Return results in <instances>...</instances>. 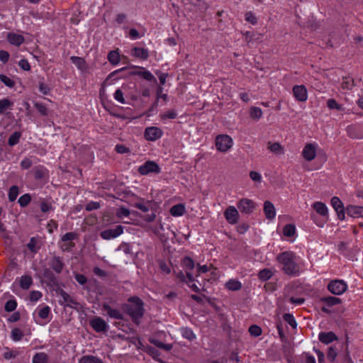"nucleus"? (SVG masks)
<instances>
[{"instance_id":"de8ad7c7","label":"nucleus","mask_w":363,"mask_h":363,"mask_svg":"<svg viewBox=\"0 0 363 363\" xmlns=\"http://www.w3.org/2000/svg\"><path fill=\"white\" fill-rule=\"evenodd\" d=\"M331 205L335 211H338L339 210L344 208L342 202L337 196H333L331 199Z\"/></svg>"},{"instance_id":"c756f323","label":"nucleus","mask_w":363,"mask_h":363,"mask_svg":"<svg viewBox=\"0 0 363 363\" xmlns=\"http://www.w3.org/2000/svg\"><path fill=\"white\" fill-rule=\"evenodd\" d=\"M13 103L9 99H0V115L4 114L6 111L12 109Z\"/></svg>"},{"instance_id":"9d476101","label":"nucleus","mask_w":363,"mask_h":363,"mask_svg":"<svg viewBox=\"0 0 363 363\" xmlns=\"http://www.w3.org/2000/svg\"><path fill=\"white\" fill-rule=\"evenodd\" d=\"M123 233V227L117 225L114 229H107L100 233V236L104 240H111L117 238Z\"/></svg>"},{"instance_id":"680f3d73","label":"nucleus","mask_w":363,"mask_h":363,"mask_svg":"<svg viewBox=\"0 0 363 363\" xmlns=\"http://www.w3.org/2000/svg\"><path fill=\"white\" fill-rule=\"evenodd\" d=\"M209 271V267L207 265L201 266L199 264H197V267L196 268V272L194 275L196 277H199L201 273H206Z\"/></svg>"},{"instance_id":"423d86ee","label":"nucleus","mask_w":363,"mask_h":363,"mask_svg":"<svg viewBox=\"0 0 363 363\" xmlns=\"http://www.w3.org/2000/svg\"><path fill=\"white\" fill-rule=\"evenodd\" d=\"M138 172L140 175H147L150 173L159 174L161 169L155 162L148 160L138 167Z\"/></svg>"},{"instance_id":"dca6fc26","label":"nucleus","mask_w":363,"mask_h":363,"mask_svg":"<svg viewBox=\"0 0 363 363\" xmlns=\"http://www.w3.org/2000/svg\"><path fill=\"white\" fill-rule=\"evenodd\" d=\"M130 54L133 57L141 60H146L149 57V51L144 48L133 47L131 49Z\"/></svg>"},{"instance_id":"20e7f679","label":"nucleus","mask_w":363,"mask_h":363,"mask_svg":"<svg viewBox=\"0 0 363 363\" xmlns=\"http://www.w3.org/2000/svg\"><path fill=\"white\" fill-rule=\"evenodd\" d=\"M77 238V234L74 232H69L62 236L60 242V247L63 252H69L74 247V240Z\"/></svg>"},{"instance_id":"774afa93","label":"nucleus","mask_w":363,"mask_h":363,"mask_svg":"<svg viewBox=\"0 0 363 363\" xmlns=\"http://www.w3.org/2000/svg\"><path fill=\"white\" fill-rule=\"evenodd\" d=\"M35 107L41 115L46 116L48 114L47 107L44 104L36 103L35 104Z\"/></svg>"},{"instance_id":"473e14b6","label":"nucleus","mask_w":363,"mask_h":363,"mask_svg":"<svg viewBox=\"0 0 363 363\" xmlns=\"http://www.w3.org/2000/svg\"><path fill=\"white\" fill-rule=\"evenodd\" d=\"M17 306L18 303L16 299L13 296H11V298L6 302L4 305V310L9 313L13 312L17 308Z\"/></svg>"},{"instance_id":"6e6d98bb","label":"nucleus","mask_w":363,"mask_h":363,"mask_svg":"<svg viewBox=\"0 0 363 363\" xmlns=\"http://www.w3.org/2000/svg\"><path fill=\"white\" fill-rule=\"evenodd\" d=\"M284 320L287 322L292 328L296 327V320L291 313H285L283 315Z\"/></svg>"},{"instance_id":"338daca9","label":"nucleus","mask_w":363,"mask_h":363,"mask_svg":"<svg viewBox=\"0 0 363 363\" xmlns=\"http://www.w3.org/2000/svg\"><path fill=\"white\" fill-rule=\"evenodd\" d=\"M33 164L32 160L28 157H25L21 162V167L23 169H29Z\"/></svg>"},{"instance_id":"4d7b16f0","label":"nucleus","mask_w":363,"mask_h":363,"mask_svg":"<svg viewBox=\"0 0 363 363\" xmlns=\"http://www.w3.org/2000/svg\"><path fill=\"white\" fill-rule=\"evenodd\" d=\"M172 216H182V203H178L170 208L169 211Z\"/></svg>"},{"instance_id":"4468645a","label":"nucleus","mask_w":363,"mask_h":363,"mask_svg":"<svg viewBox=\"0 0 363 363\" xmlns=\"http://www.w3.org/2000/svg\"><path fill=\"white\" fill-rule=\"evenodd\" d=\"M186 279L183 274V282L185 281L189 288H191L194 291L199 293L200 291V286H201V284H199V286H198L195 283V281L199 283V281L196 279V277H195L194 273L191 272H187V277H186Z\"/></svg>"},{"instance_id":"b1692460","label":"nucleus","mask_w":363,"mask_h":363,"mask_svg":"<svg viewBox=\"0 0 363 363\" xmlns=\"http://www.w3.org/2000/svg\"><path fill=\"white\" fill-rule=\"evenodd\" d=\"M70 60L80 71H86L88 66L84 58L77 56H72L70 57Z\"/></svg>"},{"instance_id":"0eeeda50","label":"nucleus","mask_w":363,"mask_h":363,"mask_svg":"<svg viewBox=\"0 0 363 363\" xmlns=\"http://www.w3.org/2000/svg\"><path fill=\"white\" fill-rule=\"evenodd\" d=\"M347 286L342 280L335 279L331 281L328 285V291L335 295H341L347 290Z\"/></svg>"},{"instance_id":"72a5a7b5","label":"nucleus","mask_w":363,"mask_h":363,"mask_svg":"<svg viewBox=\"0 0 363 363\" xmlns=\"http://www.w3.org/2000/svg\"><path fill=\"white\" fill-rule=\"evenodd\" d=\"M79 363H104L103 361L93 355H84L79 359Z\"/></svg>"},{"instance_id":"c85d7f7f","label":"nucleus","mask_w":363,"mask_h":363,"mask_svg":"<svg viewBox=\"0 0 363 363\" xmlns=\"http://www.w3.org/2000/svg\"><path fill=\"white\" fill-rule=\"evenodd\" d=\"M313 209L320 216H328V208L326 205L320 201H316L313 204Z\"/></svg>"},{"instance_id":"052dcab7","label":"nucleus","mask_w":363,"mask_h":363,"mask_svg":"<svg viewBox=\"0 0 363 363\" xmlns=\"http://www.w3.org/2000/svg\"><path fill=\"white\" fill-rule=\"evenodd\" d=\"M130 213V211L128 208L123 207L118 208L116 211V216L119 218H122L123 217H128Z\"/></svg>"},{"instance_id":"58836bf2","label":"nucleus","mask_w":363,"mask_h":363,"mask_svg":"<svg viewBox=\"0 0 363 363\" xmlns=\"http://www.w3.org/2000/svg\"><path fill=\"white\" fill-rule=\"evenodd\" d=\"M296 233V227L293 224H287L283 228V235L287 238H291Z\"/></svg>"},{"instance_id":"aec40b11","label":"nucleus","mask_w":363,"mask_h":363,"mask_svg":"<svg viewBox=\"0 0 363 363\" xmlns=\"http://www.w3.org/2000/svg\"><path fill=\"white\" fill-rule=\"evenodd\" d=\"M346 213L353 218L363 217V206L350 205L346 208Z\"/></svg>"},{"instance_id":"603ef678","label":"nucleus","mask_w":363,"mask_h":363,"mask_svg":"<svg viewBox=\"0 0 363 363\" xmlns=\"http://www.w3.org/2000/svg\"><path fill=\"white\" fill-rule=\"evenodd\" d=\"M62 297L64 301L67 303V306H72V305H76L77 303L70 295L65 291L62 293Z\"/></svg>"},{"instance_id":"bf43d9fd","label":"nucleus","mask_w":363,"mask_h":363,"mask_svg":"<svg viewBox=\"0 0 363 363\" xmlns=\"http://www.w3.org/2000/svg\"><path fill=\"white\" fill-rule=\"evenodd\" d=\"M113 96L117 101L123 104H125V98L123 97V93L120 89L116 90Z\"/></svg>"},{"instance_id":"a18cd8bd","label":"nucleus","mask_w":363,"mask_h":363,"mask_svg":"<svg viewBox=\"0 0 363 363\" xmlns=\"http://www.w3.org/2000/svg\"><path fill=\"white\" fill-rule=\"evenodd\" d=\"M30 201L31 196L30 194H25L22 195L20 196L18 201L19 205L23 208L26 207L30 203Z\"/></svg>"},{"instance_id":"f704fd0d","label":"nucleus","mask_w":363,"mask_h":363,"mask_svg":"<svg viewBox=\"0 0 363 363\" xmlns=\"http://www.w3.org/2000/svg\"><path fill=\"white\" fill-rule=\"evenodd\" d=\"M343 89L351 90L354 86V81L350 76L343 77L341 85Z\"/></svg>"},{"instance_id":"69168bd1","label":"nucleus","mask_w":363,"mask_h":363,"mask_svg":"<svg viewBox=\"0 0 363 363\" xmlns=\"http://www.w3.org/2000/svg\"><path fill=\"white\" fill-rule=\"evenodd\" d=\"M21 318V313L18 311H13V313L7 318L9 323H16Z\"/></svg>"},{"instance_id":"ddd939ff","label":"nucleus","mask_w":363,"mask_h":363,"mask_svg":"<svg viewBox=\"0 0 363 363\" xmlns=\"http://www.w3.org/2000/svg\"><path fill=\"white\" fill-rule=\"evenodd\" d=\"M226 220L230 224H235L239 219V213L234 206H228L224 212Z\"/></svg>"},{"instance_id":"8fccbe9b","label":"nucleus","mask_w":363,"mask_h":363,"mask_svg":"<svg viewBox=\"0 0 363 363\" xmlns=\"http://www.w3.org/2000/svg\"><path fill=\"white\" fill-rule=\"evenodd\" d=\"M145 35V30L140 33L136 29L131 28L128 32V37L131 40L139 39Z\"/></svg>"},{"instance_id":"0e129e2a","label":"nucleus","mask_w":363,"mask_h":363,"mask_svg":"<svg viewBox=\"0 0 363 363\" xmlns=\"http://www.w3.org/2000/svg\"><path fill=\"white\" fill-rule=\"evenodd\" d=\"M183 337L191 341L192 340L196 338L195 335L193 331L189 328H185L183 330Z\"/></svg>"},{"instance_id":"f03ea898","label":"nucleus","mask_w":363,"mask_h":363,"mask_svg":"<svg viewBox=\"0 0 363 363\" xmlns=\"http://www.w3.org/2000/svg\"><path fill=\"white\" fill-rule=\"evenodd\" d=\"M278 262L282 264V271L284 274L295 276L299 272V267L296 263V255L291 251H285L277 257Z\"/></svg>"},{"instance_id":"4be33fe9","label":"nucleus","mask_w":363,"mask_h":363,"mask_svg":"<svg viewBox=\"0 0 363 363\" xmlns=\"http://www.w3.org/2000/svg\"><path fill=\"white\" fill-rule=\"evenodd\" d=\"M164 335V333H157L155 337L152 338L151 342L159 348L169 351L172 349V345L170 344L164 343L158 339V337H162Z\"/></svg>"},{"instance_id":"13d9d810","label":"nucleus","mask_w":363,"mask_h":363,"mask_svg":"<svg viewBox=\"0 0 363 363\" xmlns=\"http://www.w3.org/2000/svg\"><path fill=\"white\" fill-rule=\"evenodd\" d=\"M245 21L252 25H255L257 23V18L252 11H248L245 13Z\"/></svg>"},{"instance_id":"7c9ffc66","label":"nucleus","mask_w":363,"mask_h":363,"mask_svg":"<svg viewBox=\"0 0 363 363\" xmlns=\"http://www.w3.org/2000/svg\"><path fill=\"white\" fill-rule=\"evenodd\" d=\"M107 58L111 65H117L121 60V56L118 52V50L110 51L108 54Z\"/></svg>"},{"instance_id":"864d4df0","label":"nucleus","mask_w":363,"mask_h":363,"mask_svg":"<svg viewBox=\"0 0 363 363\" xmlns=\"http://www.w3.org/2000/svg\"><path fill=\"white\" fill-rule=\"evenodd\" d=\"M327 106L330 109H336L337 111L342 110V105L337 103L334 99H330L327 101Z\"/></svg>"},{"instance_id":"09e8293b","label":"nucleus","mask_w":363,"mask_h":363,"mask_svg":"<svg viewBox=\"0 0 363 363\" xmlns=\"http://www.w3.org/2000/svg\"><path fill=\"white\" fill-rule=\"evenodd\" d=\"M43 297L42 292L39 291H31L29 294V300L31 302H37L40 300Z\"/></svg>"},{"instance_id":"37998d69","label":"nucleus","mask_w":363,"mask_h":363,"mask_svg":"<svg viewBox=\"0 0 363 363\" xmlns=\"http://www.w3.org/2000/svg\"><path fill=\"white\" fill-rule=\"evenodd\" d=\"M19 194V189L17 186L13 185L10 187L9 191V200L10 201H14Z\"/></svg>"},{"instance_id":"2eb2a0df","label":"nucleus","mask_w":363,"mask_h":363,"mask_svg":"<svg viewBox=\"0 0 363 363\" xmlns=\"http://www.w3.org/2000/svg\"><path fill=\"white\" fill-rule=\"evenodd\" d=\"M49 265L55 273L60 274L63 270L65 263L61 257L55 256L50 260Z\"/></svg>"},{"instance_id":"4c0bfd02","label":"nucleus","mask_w":363,"mask_h":363,"mask_svg":"<svg viewBox=\"0 0 363 363\" xmlns=\"http://www.w3.org/2000/svg\"><path fill=\"white\" fill-rule=\"evenodd\" d=\"M225 287L230 291H238L242 288V284L239 281L230 279L226 282Z\"/></svg>"},{"instance_id":"f3484780","label":"nucleus","mask_w":363,"mask_h":363,"mask_svg":"<svg viewBox=\"0 0 363 363\" xmlns=\"http://www.w3.org/2000/svg\"><path fill=\"white\" fill-rule=\"evenodd\" d=\"M302 155L307 161H311L315 157V146L311 143L306 145Z\"/></svg>"},{"instance_id":"39448f33","label":"nucleus","mask_w":363,"mask_h":363,"mask_svg":"<svg viewBox=\"0 0 363 363\" xmlns=\"http://www.w3.org/2000/svg\"><path fill=\"white\" fill-rule=\"evenodd\" d=\"M37 317H34L36 323L45 325L50 321V308L48 306L40 305L36 311Z\"/></svg>"},{"instance_id":"bb28decb","label":"nucleus","mask_w":363,"mask_h":363,"mask_svg":"<svg viewBox=\"0 0 363 363\" xmlns=\"http://www.w3.org/2000/svg\"><path fill=\"white\" fill-rule=\"evenodd\" d=\"M183 267H185L186 277H187V272H189L193 273L196 272L194 261L189 257L183 258Z\"/></svg>"},{"instance_id":"c9c22d12","label":"nucleus","mask_w":363,"mask_h":363,"mask_svg":"<svg viewBox=\"0 0 363 363\" xmlns=\"http://www.w3.org/2000/svg\"><path fill=\"white\" fill-rule=\"evenodd\" d=\"M267 148L272 152L277 155H281L284 152V148L279 143H271L269 142Z\"/></svg>"},{"instance_id":"a19ab883","label":"nucleus","mask_w":363,"mask_h":363,"mask_svg":"<svg viewBox=\"0 0 363 363\" xmlns=\"http://www.w3.org/2000/svg\"><path fill=\"white\" fill-rule=\"evenodd\" d=\"M23 337V333L19 328H13L11 333V337L15 342H18L22 340Z\"/></svg>"},{"instance_id":"79ce46f5","label":"nucleus","mask_w":363,"mask_h":363,"mask_svg":"<svg viewBox=\"0 0 363 363\" xmlns=\"http://www.w3.org/2000/svg\"><path fill=\"white\" fill-rule=\"evenodd\" d=\"M21 137V133L20 132L16 131L13 134L10 135L8 140V144L10 146H13L19 143L20 138Z\"/></svg>"},{"instance_id":"e433bc0d","label":"nucleus","mask_w":363,"mask_h":363,"mask_svg":"<svg viewBox=\"0 0 363 363\" xmlns=\"http://www.w3.org/2000/svg\"><path fill=\"white\" fill-rule=\"evenodd\" d=\"M33 174L36 179H41L46 176L48 170L43 166H38L34 169Z\"/></svg>"},{"instance_id":"7ed1b4c3","label":"nucleus","mask_w":363,"mask_h":363,"mask_svg":"<svg viewBox=\"0 0 363 363\" xmlns=\"http://www.w3.org/2000/svg\"><path fill=\"white\" fill-rule=\"evenodd\" d=\"M215 145L218 151L225 152L232 147L233 139L228 135H218L216 137Z\"/></svg>"},{"instance_id":"ea45409f","label":"nucleus","mask_w":363,"mask_h":363,"mask_svg":"<svg viewBox=\"0 0 363 363\" xmlns=\"http://www.w3.org/2000/svg\"><path fill=\"white\" fill-rule=\"evenodd\" d=\"M262 116V109L259 107L252 106L250 109V116L252 119L259 120Z\"/></svg>"},{"instance_id":"a211bd4d","label":"nucleus","mask_w":363,"mask_h":363,"mask_svg":"<svg viewBox=\"0 0 363 363\" xmlns=\"http://www.w3.org/2000/svg\"><path fill=\"white\" fill-rule=\"evenodd\" d=\"M7 40L10 44L19 47L24 43L25 39L22 35L15 33H9L7 35Z\"/></svg>"},{"instance_id":"9b49d317","label":"nucleus","mask_w":363,"mask_h":363,"mask_svg":"<svg viewBox=\"0 0 363 363\" xmlns=\"http://www.w3.org/2000/svg\"><path fill=\"white\" fill-rule=\"evenodd\" d=\"M255 207V203L248 199H242L238 203V208L242 213L250 214Z\"/></svg>"},{"instance_id":"c03bdc74","label":"nucleus","mask_w":363,"mask_h":363,"mask_svg":"<svg viewBox=\"0 0 363 363\" xmlns=\"http://www.w3.org/2000/svg\"><path fill=\"white\" fill-rule=\"evenodd\" d=\"M272 275V272L269 269H262L258 274L259 279L262 281H267L269 279Z\"/></svg>"},{"instance_id":"2f4dec72","label":"nucleus","mask_w":363,"mask_h":363,"mask_svg":"<svg viewBox=\"0 0 363 363\" xmlns=\"http://www.w3.org/2000/svg\"><path fill=\"white\" fill-rule=\"evenodd\" d=\"M48 355L43 352H37L33 357L32 359L33 363H48Z\"/></svg>"},{"instance_id":"412c9836","label":"nucleus","mask_w":363,"mask_h":363,"mask_svg":"<svg viewBox=\"0 0 363 363\" xmlns=\"http://www.w3.org/2000/svg\"><path fill=\"white\" fill-rule=\"evenodd\" d=\"M18 284L21 289L23 290H28L33 284V278L30 275H22L18 279Z\"/></svg>"},{"instance_id":"f8f14e48","label":"nucleus","mask_w":363,"mask_h":363,"mask_svg":"<svg viewBox=\"0 0 363 363\" xmlns=\"http://www.w3.org/2000/svg\"><path fill=\"white\" fill-rule=\"evenodd\" d=\"M293 94L298 101L304 102L308 99L307 89L304 85H295L293 87Z\"/></svg>"},{"instance_id":"5fc2aeb1","label":"nucleus","mask_w":363,"mask_h":363,"mask_svg":"<svg viewBox=\"0 0 363 363\" xmlns=\"http://www.w3.org/2000/svg\"><path fill=\"white\" fill-rule=\"evenodd\" d=\"M53 209V207L52 206V203L50 202H48L45 200H43L40 203V210L43 213H47L49 211H51Z\"/></svg>"},{"instance_id":"a878e982","label":"nucleus","mask_w":363,"mask_h":363,"mask_svg":"<svg viewBox=\"0 0 363 363\" xmlns=\"http://www.w3.org/2000/svg\"><path fill=\"white\" fill-rule=\"evenodd\" d=\"M319 301L325 303L328 307H332L333 306L340 304L341 303V299L337 297L328 296L321 297L319 299Z\"/></svg>"},{"instance_id":"cd10ccee","label":"nucleus","mask_w":363,"mask_h":363,"mask_svg":"<svg viewBox=\"0 0 363 363\" xmlns=\"http://www.w3.org/2000/svg\"><path fill=\"white\" fill-rule=\"evenodd\" d=\"M27 247L30 252L36 254L40 249V245L38 239L35 237H32L30 239L29 242L27 244Z\"/></svg>"},{"instance_id":"3c124183","label":"nucleus","mask_w":363,"mask_h":363,"mask_svg":"<svg viewBox=\"0 0 363 363\" xmlns=\"http://www.w3.org/2000/svg\"><path fill=\"white\" fill-rule=\"evenodd\" d=\"M248 331H249L250 334L254 337H258V336L261 335V334H262V328L257 325H251L249 328Z\"/></svg>"},{"instance_id":"6e6552de","label":"nucleus","mask_w":363,"mask_h":363,"mask_svg":"<svg viewBox=\"0 0 363 363\" xmlns=\"http://www.w3.org/2000/svg\"><path fill=\"white\" fill-rule=\"evenodd\" d=\"M163 135L162 130L156 126L147 127L144 132V138L148 141H155Z\"/></svg>"},{"instance_id":"5701e85b","label":"nucleus","mask_w":363,"mask_h":363,"mask_svg":"<svg viewBox=\"0 0 363 363\" xmlns=\"http://www.w3.org/2000/svg\"><path fill=\"white\" fill-rule=\"evenodd\" d=\"M319 340L324 344H329L337 340V337L333 332H321L318 336Z\"/></svg>"},{"instance_id":"f257e3e1","label":"nucleus","mask_w":363,"mask_h":363,"mask_svg":"<svg viewBox=\"0 0 363 363\" xmlns=\"http://www.w3.org/2000/svg\"><path fill=\"white\" fill-rule=\"evenodd\" d=\"M125 312L131 318L133 323L138 324L144 315V302L138 296L128 298V303L123 306Z\"/></svg>"},{"instance_id":"49530a36","label":"nucleus","mask_w":363,"mask_h":363,"mask_svg":"<svg viewBox=\"0 0 363 363\" xmlns=\"http://www.w3.org/2000/svg\"><path fill=\"white\" fill-rule=\"evenodd\" d=\"M0 81L9 88L14 87L16 82L5 74H0Z\"/></svg>"},{"instance_id":"1a4fd4ad","label":"nucleus","mask_w":363,"mask_h":363,"mask_svg":"<svg viewBox=\"0 0 363 363\" xmlns=\"http://www.w3.org/2000/svg\"><path fill=\"white\" fill-rule=\"evenodd\" d=\"M90 325L97 333L106 332L108 328L106 322L99 316L94 317L90 320Z\"/></svg>"},{"instance_id":"393cba45","label":"nucleus","mask_w":363,"mask_h":363,"mask_svg":"<svg viewBox=\"0 0 363 363\" xmlns=\"http://www.w3.org/2000/svg\"><path fill=\"white\" fill-rule=\"evenodd\" d=\"M103 309L105 311H106V313L109 317L115 318V319H118V320L123 319L122 313L118 310L112 308L107 303L103 304Z\"/></svg>"},{"instance_id":"6ab92c4d","label":"nucleus","mask_w":363,"mask_h":363,"mask_svg":"<svg viewBox=\"0 0 363 363\" xmlns=\"http://www.w3.org/2000/svg\"><path fill=\"white\" fill-rule=\"evenodd\" d=\"M263 210H264V215L268 220H272L275 218L276 210H275L274 204L271 201H266L264 203V209Z\"/></svg>"},{"instance_id":"e2e57ef3","label":"nucleus","mask_w":363,"mask_h":363,"mask_svg":"<svg viewBox=\"0 0 363 363\" xmlns=\"http://www.w3.org/2000/svg\"><path fill=\"white\" fill-rule=\"evenodd\" d=\"M58 224L56 220L51 219L47 224V229L50 233H52L54 230H57Z\"/></svg>"}]
</instances>
